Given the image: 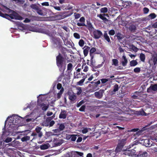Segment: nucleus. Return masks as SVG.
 I'll return each mask as SVG.
<instances>
[{
	"mask_svg": "<svg viewBox=\"0 0 157 157\" xmlns=\"http://www.w3.org/2000/svg\"><path fill=\"white\" fill-rule=\"evenodd\" d=\"M83 54L84 56H86L88 54L89 51L90 49V47L87 46L85 45L83 48Z\"/></svg>",
	"mask_w": 157,
	"mask_h": 157,
	"instance_id": "obj_12",
	"label": "nucleus"
},
{
	"mask_svg": "<svg viewBox=\"0 0 157 157\" xmlns=\"http://www.w3.org/2000/svg\"><path fill=\"white\" fill-rule=\"evenodd\" d=\"M73 65L72 63H70L67 64V71H71L72 70Z\"/></svg>",
	"mask_w": 157,
	"mask_h": 157,
	"instance_id": "obj_31",
	"label": "nucleus"
},
{
	"mask_svg": "<svg viewBox=\"0 0 157 157\" xmlns=\"http://www.w3.org/2000/svg\"><path fill=\"white\" fill-rule=\"evenodd\" d=\"M64 91V89L63 88H62L59 92L57 94V98L59 99L61 96L62 94L63 93Z\"/></svg>",
	"mask_w": 157,
	"mask_h": 157,
	"instance_id": "obj_27",
	"label": "nucleus"
},
{
	"mask_svg": "<svg viewBox=\"0 0 157 157\" xmlns=\"http://www.w3.org/2000/svg\"><path fill=\"white\" fill-rule=\"evenodd\" d=\"M41 106L42 107V109L44 111H46L48 107V106H47L46 104L43 103L41 105Z\"/></svg>",
	"mask_w": 157,
	"mask_h": 157,
	"instance_id": "obj_32",
	"label": "nucleus"
},
{
	"mask_svg": "<svg viewBox=\"0 0 157 157\" xmlns=\"http://www.w3.org/2000/svg\"><path fill=\"white\" fill-rule=\"evenodd\" d=\"M52 117H47L46 120V121H48L49 123L50 121H51V120L52 119Z\"/></svg>",
	"mask_w": 157,
	"mask_h": 157,
	"instance_id": "obj_64",
	"label": "nucleus"
},
{
	"mask_svg": "<svg viewBox=\"0 0 157 157\" xmlns=\"http://www.w3.org/2000/svg\"><path fill=\"white\" fill-rule=\"evenodd\" d=\"M147 153L146 151L142 152L141 151H140L139 152L135 155V157H147Z\"/></svg>",
	"mask_w": 157,
	"mask_h": 157,
	"instance_id": "obj_10",
	"label": "nucleus"
},
{
	"mask_svg": "<svg viewBox=\"0 0 157 157\" xmlns=\"http://www.w3.org/2000/svg\"><path fill=\"white\" fill-rule=\"evenodd\" d=\"M122 58L124 59V61L121 62L122 65L124 67L128 63L127 59L126 56H123L122 57Z\"/></svg>",
	"mask_w": 157,
	"mask_h": 157,
	"instance_id": "obj_20",
	"label": "nucleus"
},
{
	"mask_svg": "<svg viewBox=\"0 0 157 157\" xmlns=\"http://www.w3.org/2000/svg\"><path fill=\"white\" fill-rule=\"evenodd\" d=\"M84 41L82 39H81L79 40V42H78V44L81 47H83L84 45Z\"/></svg>",
	"mask_w": 157,
	"mask_h": 157,
	"instance_id": "obj_36",
	"label": "nucleus"
},
{
	"mask_svg": "<svg viewBox=\"0 0 157 157\" xmlns=\"http://www.w3.org/2000/svg\"><path fill=\"white\" fill-rule=\"evenodd\" d=\"M109 78H102L101 79L102 83L104 84L106 82L109 80Z\"/></svg>",
	"mask_w": 157,
	"mask_h": 157,
	"instance_id": "obj_50",
	"label": "nucleus"
},
{
	"mask_svg": "<svg viewBox=\"0 0 157 157\" xmlns=\"http://www.w3.org/2000/svg\"><path fill=\"white\" fill-rule=\"evenodd\" d=\"M77 25L78 26H86V25H85L84 23H77Z\"/></svg>",
	"mask_w": 157,
	"mask_h": 157,
	"instance_id": "obj_62",
	"label": "nucleus"
},
{
	"mask_svg": "<svg viewBox=\"0 0 157 157\" xmlns=\"http://www.w3.org/2000/svg\"><path fill=\"white\" fill-rule=\"evenodd\" d=\"M138 64V62L136 60H132L130 62V65L131 67L136 66Z\"/></svg>",
	"mask_w": 157,
	"mask_h": 157,
	"instance_id": "obj_26",
	"label": "nucleus"
},
{
	"mask_svg": "<svg viewBox=\"0 0 157 157\" xmlns=\"http://www.w3.org/2000/svg\"><path fill=\"white\" fill-rule=\"evenodd\" d=\"M96 51V49L95 48L93 47L90 50V56H94L93 53Z\"/></svg>",
	"mask_w": 157,
	"mask_h": 157,
	"instance_id": "obj_29",
	"label": "nucleus"
},
{
	"mask_svg": "<svg viewBox=\"0 0 157 157\" xmlns=\"http://www.w3.org/2000/svg\"><path fill=\"white\" fill-rule=\"evenodd\" d=\"M43 125L45 127H48L49 126V122L45 120V121L43 123Z\"/></svg>",
	"mask_w": 157,
	"mask_h": 157,
	"instance_id": "obj_54",
	"label": "nucleus"
},
{
	"mask_svg": "<svg viewBox=\"0 0 157 157\" xmlns=\"http://www.w3.org/2000/svg\"><path fill=\"white\" fill-rule=\"evenodd\" d=\"M74 16L75 18L77 19L80 17V14L75 13H74Z\"/></svg>",
	"mask_w": 157,
	"mask_h": 157,
	"instance_id": "obj_53",
	"label": "nucleus"
},
{
	"mask_svg": "<svg viewBox=\"0 0 157 157\" xmlns=\"http://www.w3.org/2000/svg\"><path fill=\"white\" fill-rule=\"evenodd\" d=\"M79 21L82 23H84L85 21L84 17H81Z\"/></svg>",
	"mask_w": 157,
	"mask_h": 157,
	"instance_id": "obj_63",
	"label": "nucleus"
},
{
	"mask_svg": "<svg viewBox=\"0 0 157 157\" xmlns=\"http://www.w3.org/2000/svg\"><path fill=\"white\" fill-rule=\"evenodd\" d=\"M115 36H117V39L119 41L121 40L124 37V35L122 34L120 32L116 33Z\"/></svg>",
	"mask_w": 157,
	"mask_h": 157,
	"instance_id": "obj_15",
	"label": "nucleus"
},
{
	"mask_svg": "<svg viewBox=\"0 0 157 157\" xmlns=\"http://www.w3.org/2000/svg\"><path fill=\"white\" fill-rule=\"evenodd\" d=\"M136 152V151L135 150L132 149L126 151L123 154L129 156H135V155L138 153V152H137V153L135 154Z\"/></svg>",
	"mask_w": 157,
	"mask_h": 157,
	"instance_id": "obj_6",
	"label": "nucleus"
},
{
	"mask_svg": "<svg viewBox=\"0 0 157 157\" xmlns=\"http://www.w3.org/2000/svg\"><path fill=\"white\" fill-rule=\"evenodd\" d=\"M81 75L80 73H77V72H76V75L75 72H74V78L75 79L80 78L81 77Z\"/></svg>",
	"mask_w": 157,
	"mask_h": 157,
	"instance_id": "obj_33",
	"label": "nucleus"
},
{
	"mask_svg": "<svg viewBox=\"0 0 157 157\" xmlns=\"http://www.w3.org/2000/svg\"><path fill=\"white\" fill-rule=\"evenodd\" d=\"M104 39L106 40L108 42H110L111 41L109 36L108 35V34L106 32H105L104 34Z\"/></svg>",
	"mask_w": 157,
	"mask_h": 157,
	"instance_id": "obj_24",
	"label": "nucleus"
},
{
	"mask_svg": "<svg viewBox=\"0 0 157 157\" xmlns=\"http://www.w3.org/2000/svg\"><path fill=\"white\" fill-rule=\"evenodd\" d=\"M143 11L144 13H147L149 11V9L147 7H144L143 9Z\"/></svg>",
	"mask_w": 157,
	"mask_h": 157,
	"instance_id": "obj_55",
	"label": "nucleus"
},
{
	"mask_svg": "<svg viewBox=\"0 0 157 157\" xmlns=\"http://www.w3.org/2000/svg\"><path fill=\"white\" fill-rule=\"evenodd\" d=\"M90 83L92 84H93L94 86L95 87H98V85L101 83V82L100 80H98L96 82L92 81Z\"/></svg>",
	"mask_w": 157,
	"mask_h": 157,
	"instance_id": "obj_30",
	"label": "nucleus"
},
{
	"mask_svg": "<svg viewBox=\"0 0 157 157\" xmlns=\"http://www.w3.org/2000/svg\"><path fill=\"white\" fill-rule=\"evenodd\" d=\"M21 118V117L17 115H14L12 116L8 117L6 121L5 122H6V121H7V120L9 118H11V119H10L11 121H10L11 123H13L16 122L18 123L19 122L18 121L19 119Z\"/></svg>",
	"mask_w": 157,
	"mask_h": 157,
	"instance_id": "obj_4",
	"label": "nucleus"
},
{
	"mask_svg": "<svg viewBox=\"0 0 157 157\" xmlns=\"http://www.w3.org/2000/svg\"><path fill=\"white\" fill-rule=\"evenodd\" d=\"M94 38L95 39H98L102 35V32L98 29H95L93 32Z\"/></svg>",
	"mask_w": 157,
	"mask_h": 157,
	"instance_id": "obj_5",
	"label": "nucleus"
},
{
	"mask_svg": "<svg viewBox=\"0 0 157 157\" xmlns=\"http://www.w3.org/2000/svg\"><path fill=\"white\" fill-rule=\"evenodd\" d=\"M83 78L82 79L77 82V85L79 86H82L83 83L84 82L85 79L87 78V75H86V76L83 77Z\"/></svg>",
	"mask_w": 157,
	"mask_h": 157,
	"instance_id": "obj_25",
	"label": "nucleus"
},
{
	"mask_svg": "<svg viewBox=\"0 0 157 157\" xmlns=\"http://www.w3.org/2000/svg\"><path fill=\"white\" fill-rule=\"evenodd\" d=\"M30 138V137L29 136H26L22 137L21 140L22 142H24L29 140Z\"/></svg>",
	"mask_w": 157,
	"mask_h": 157,
	"instance_id": "obj_35",
	"label": "nucleus"
},
{
	"mask_svg": "<svg viewBox=\"0 0 157 157\" xmlns=\"http://www.w3.org/2000/svg\"><path fill=\"white\" fill-rule=\"evenodd\" d=\"M115 33V30L113 29L110 30L109 32V34L110 35L113 36Z\"/></svg>",
	"mask_w": 157,
	"mask_h": 157,
	"instance_id": "obj_48",
	"label": "nucleus"
},
{
	"mask_svg": "<svg viewBox=\"0 0 157 157\" xmlns=\"http://www.w3.org/2000/svg\"><path fill=\"white\" fill-rule=\"evenodd\" d=\"M112 65H114L115 66H118V61L117 59H112Z\"/></svg>",
	"mask_w": 157,
	"mask_h": 157,
	"instance_id": "obj_28",
	"label": "nucleus"
},
{
	"mask_svg": "<svg viewBox=\"0 0 157 157\" xmlns=\"http://www.w3.org/2000/svg\"><path fill=\"white\" fill-rule=\"evenodd\" d=\"M41 129V128L38 126H37L35 128V131L36 132L38 133V137L39 138H41L42 136V133L40 132Z\"/></svg>",
	"mask_w": 157,
	"mask_h": 157,
	"instance_id": "obj_13",
	"label": "nucleus"
},
{
	"mask_svg": "<svg viewBox=\"0 0 157 157\" xmlns=\"http://www.w3.org/2000/svg\"><path fill=\"white\" fill-rule=\"evenodd\" d=\"M113 90L111 91V93L112 94H114L115 93V92L118 90L119 88L118 85L117 84H116L113 86Z\"/></svg>",
	"mask_w": 157,
	"mask_h": 157,
	"instance_id": "obj_16",
	"label": "nucleus"
},
{
	"mask_svg": "<svg viewBox=\"0 0 157 157\" xmlns=\"http://www.w3.org/2000/svg\"><path fill=\"white\" fill-rule=\"evenodd\" d=\"M74 37L76 39H79L80 38V36L79 34L77 33H75L74 34Z\"/></svg>",
	"mask_w": 157,
	"mask_h": 157,
	"instance_id": "obj_52",
	"label": "nucleus"
},
{
	"mask_svg": "<svg viewBox=\"0 0 157 157\" xmlns=\"http://www.w3.org/2000/svg\"><path fill=\"white\" fill-rule=\"evenodd\" d=\"M78 91L77 93V94L78 95H80L82 92V90L81 87H78L77 88Z\"/></svg>",
	"mask_w": 157,
	"mask_h": 157,
	"instance_id": "obj_47",
	"label": "nucleus"
},
{
	"mask_svg": "<svg viewBox=\"0 0 157 157\" xmlns=\"http://www.w3.org/2000/svg\"><path fill=\"white\" fill-rule=\"evenodd\" d=\"M57 88L58 90H60L63 88L62 87V84L60 83H58L57 84Z\"/></svg>",
	"mask_w": 157,
	"mask_h": 157,
	"instance_id": "obj_56",
	"label": "nucleus"
},
{
	"mask_svg": "<svg viewBox=\"0 0 157 157\" xmlns=\"http://www.w3.org/2000/svg\"><path fill=\"white\" fill-rule=\"evenodd\" d=\"M127 140L126 138L120 140H119L118 144L124 147L126 143Z\"/></svg>",
	"mask_w": 157,
	"mask_h": 157,
	"instance_id": "obj_14",
	"label": "nucleus"
},
{
	"mask_svg": "<svg viewBox=\"0 0 157 157\" xmlns=\"http://www.w3.org/2000/svg\"><path fill=\"white\" fill-rule=\"evenodd\" d=\"M152 90L156 91L157 90V83L154 84L151 86Z\"/></svg>",
	"mask_w": 157,
	"mask_h": 157,
	"instance_id": "obj_34",
	"label": "nucleus"
},
{
	"mask_svg": "<svg viewBox=\"0 0 157 157\" xmlns=\"http://www.w3.org/2000/svg\"><path fill=\"white\" fill-rule=\"evenodd\" d=\"M156 17V15L155 13H151L147 17V19L149 20L155 18Z\"/></svg>",
	"mask_w": 157,
	"mask_h": 157,
	"instance_id": "obj_19",
	"label": "nucleus"
},
{
	"mask_svg": "<svg viewBox=\"0 0 157 157\" xmlns=\"http://www.w3.org/2000/svg\"><path fill=\"white\" fill-rule=\"evenodd\" d=\"M65 128V126L63 124H59V129L60 131H62Z\"/></svg>",
	"mask_w": 157,
	"mask_h": 157,
	"instance_id": "obj_41",
	"label": "nucleus"
},
{
	"mask_svg": "<svg viewBox=\"0 0 157 157\" xmlns=\"http://www.w3.org/2000/svg\"><path fill=\"white\" fill-rule=\"evenodd\" d=\"M76 153L77 155H79L80 156L83 157V154L82 152H80L78 151H76Z\"/></svg>",
	"mask_w": 157,
	"mask_h": 157,
	"instance_id": "obj_58",
	"label": "nucleus"
},
{
	"mask_svg": "<svg viewBox=\"0 0 157 157\" xmlns=\"http://www.w3.org/2000/svg\"><path fill=\"white\" fill-rule=\"evenodd\" d=\"M85 102V101L84 100H82L80 101L79 103H78L77 104L76 106L77 107H79L80 106H81L82 104L84 103Z\"/></svg>",
	"mask_w": 157,
	"mask_h": 157,
	"instance_id": "obj_40",
	"label": "nucleus"
},
{
	"mask_svg": "<svg viewBox=\"0 0 157 157\" xmlns=\"http://www.w3.org/2000/svg\"><path fill=\"white\" fill-rule=\"evenodd\" d=\"M128 29L131 32H135L136 30V25L133 24L130 25Z\"/></svg>",
	"mask_w": 157,
	"mask_h": 157,
	"instance_id": "obj_18",
	"label": "nucleus"
},
{
	"mask_svg": "<svg viewBox=\"0 0 157 157\" xmlns=\"http://www.w3.org/2000/svg\"><path fill=\"white\" fill-rule=\"evenodd\" d=\"M139 58L140 60L143 62H144L146 58L144 54L143 53L140 54Z\"/></svg>",
	"mask_w": 157,
	"mask_h": 157,
	"instance_id": "obj_22",
	"label": "nucleus"
},
{
	"mask_svg": "<svg viewBox=\"0 0 157 157\" xmlns=\"http://www.w3.org/2000/svg\"><path fill=\"white\" fill-rule=\"evenodd\" d=\"M68 98L71 102L73 103L75 102V100L77 98V96L74 93L72 94L71 93H68Z\"/></svg>",
	"mask_w": 157,
	"mask_h": 157,
	"instance_id": "obj_7",
	"label": "nucleus"
},
{
	"mask_svg": "<svg viewBox=\"0 0 157 157\" xmlns=\"http://www.w3.org/2000/svg\"><path fill=\"white\" fill-rule=\"evenodd\" d=\"M30 7L33 9L36 10L38 9V8L39 7L36 4H32L31 5Z\"/></svg>",
	"mask_w": 157,
	"mask_h": 157,
	"instance_id": "obj_39",
	"label": "nucleus"
},
{
	"mask_svg": "<svg viewBox=\"0 0 157 157\" xmlns=\"http://www.w3.org/2000/svg\"><path fill=\"white\" fill-rule=\"evenodd\" d=\"M41 5L43 6H49V3L48 2H43L41 3Z\"/></svg>",
	"mask_w": 157,
	"mask_h": 157,
	"instance_id": "obj_61",
	"label": "nucleus"
},
{
	"mask_svg": "<svg viewBox=\"0 0 157 157\" xmlns=\"http://www.w3.org/2000/svg\"><path fill=\"white\" fill-rule=\"evenodd\" d=\"M86 105H82L79 109V110L81 112H84L86 109Z\"/></svg>",
	"mask_w": 157,
	"mask_h": 157,
	"instance_id": "obj_43",
	"label": "nucleus"
},
{
	"mask_svg": "<svg viewBox=\"0 0 157 157\" xmlns=\"http://www.w3.org/2000/svg\"><path fill=\"white\" fill-rule=\"evenodd\" d=\"M37 12L40 15H43V13L42 10L39 8V7L38 8V9L36 10Z\"/></svg>",
	"mask_w": 157,
	"mask_h": 157,
	"instance_id": "obj_44",
	"label": "nucleus"
},
{
	"mask_svg": "<svg viewBox=\"0 0 157 157\" xmlns=\"http://www.w3.org/2000/svg\"><path fill=\"white\" fill-rule=\"evenodd\" d=\"M77 136V135H72V136L71 138V140L73 141H75L77 138L76 136Z\"/></svg>",
	"mask_w": 157,
	"mask_h": 157,
	"instance_id": "obj_46",
	"label": "nucleus"
},
{
	"mask_svg": "<svg viewBox=\"0 0 157 157\" xmlns=\"http://www.w3.org/2000/svg\"><path fill=\"white\" fill-rule=\"evenodd\" d=\"M144 143V144L147 147H150L154 145H153V143H151L150 142V141L149 139H145Z\"/></svg>",
	"mask_w": 157,
	"mask_h": 157,
	"instance_id": "obj_11",
	"label": "nucleus"
},
{
	"mask_svg": "<svg viewBox=\"0 0 157 157\" xmlns=\"http://www.w3.org/2000/svg\"><path fill=\"white\" fill-rule=\"evenodd\" d=\"M123 147V146L118 144L115 149L116 151L117 152H120L122 150Z\"/></svg>",
	"mask_w": 157,
	"mask_h": 157,
	"instance_id": "obj_23",
	"label": "nucleus"
},
{
	"mask_svg": "<svg viewBox=\"0 0 157 157\" xmlns=\"http://www.w3.org/2000/svg\"><path fill=\"white\" fill-rule=\"evenodd\" d=\"M88 132V128H85L82 130V132L83 134H85L87 132Z\"/></svg>",
	"mask_w": 157,
	"mask_h": 157,
	"instance_id": "obj_60",
	"label": "nucleus"
},
{
	"mask_svg": "<svg viewBox=\"0 0 157 157\" xmlns=\"http://www.w3.org/2000/svg\"><path fill=\"white\" fill-rule=\"evenodd\" d=\"M55 123V122L54 121H52L49 123V127L52 126Z\"/></svg>",
	"mask_w": 157,
	"mask_h": 157,
	"instance_id": "obj_59",
	"label": "nucleus"
},
{
	"mask_svg": "<svg viewBox=\"0 0 157 157\" xmlns=\"http://www.w3.org/2000/svg\"><path fill=\"white\" fill-rule=\"evenodd\" d=\"M40 148L42 150H45L48 148V147L46 144H44L40 146Z\"/></svg>",
	"mask_w": 157,
	"mask_h": 157,
	"instance_id": "obj_38",
	"label": "nucleus"
},
{
	"mask_svg": "<svg viewBox=\"0 0 157 157\" xmlns=\"http://www.w3.org/2000/svg\"><path fill=\"white\" fill-rule=\"evenodd\" d=\"M101 12V13H106L108 11V8L107 7H104L101 8L100 10Z\"/></svg>",
	"mask_w": 157,
	"mask_h": 157,
	"instance_id": "obj_37",
	"label": "nucleus"
},
{
	"mask_svg": "<svg viewBox=\"0 0 157 157\" xmlns=\"http://www.w3.org/2000/svg\"><path fill=\"white\" fill-rule=\"evenodd\" d=\"M97 16L99 17L100 19L102 20L105 23H106V22H107L108 21V20L107 18L102 16L101 14H98L97 15Z\"/></svg>",
	"mask_w": 157,
	"mask_h": 157,
	"instance_id": "obj_21",
	"label": "nucleus"
},
{
	"mask_svg": "<svg viewBox=\"0 0 157 157\" xmlns=\"http://www.w3.org/2000/svg\"><path fill=\"white\" fill-rule=\"evenodd\" d=\"M67 115V113L65 110H61L59 115V118L60 119H65Z\"/></svg>",
	"mask_w": 157,
	"mask_h": 157,
	"instance_id": "obj_9",
	"label": "nucleus"
},
{
	"mask_svg": "<svg viewBox=\"0 0 157 157\" xmlns=\"http://www.w3.org/2000/svg\"><path fill=\"white\" fill-rule=\"evenodd\" d=\"M4 7L6 9V12L8 13L9 14L3 13L0 11V16L8 20L11 19L20 20L22 19V17L14 11L11 10L5 6H4Z\"/></svg>",
	"mask_w": 157,
	"mask_h": 157,
	"instance_id": "obj_2",
	"label": "nucleus"
},
{
	"mask_svg": "<svg viewBox=\"0 0 157 157\" xmlns=\"http://www.w3.org/2000/svg\"><path fill=\"white\" fill-rule=\"evenodd\" d=\"M149 63L150 66H152L153 68L155 67V65L157 63V53H155L152 54L149 61Z\"/></svg>",
	"mask_w": 157,
	"mask_h": 157,
	"instance_id": "obj_3",
	"label": "nucleus"
},
{
	"mask_svg": "<svg viewBox=\"0 0 157 157\" xmlns=\"http://www.w3.org/2000/svg\"><path fill=\"white\" fill-rule=\"evenodd\" d=\"M131 49L135 52H136L138 50V48L133 45L132 46Z\"/></svg>",
	"mask_w": 157,
	"mask_h": 157,
	"instance_id": "obj_51",
	"label": "nucleus"
},
{
	"mask_svg": "<svg viewBox=\"0 0 157 157\" xmlns=\"http://www.w3.org/2000/svg\"><path fill=\"white\" fill-rule=\"evenodd\" d=\"M140 71H141L140 68L139 67H137L135 68L134 69V70H133L134 72L135 73H139Z\"/></svg>",
	"mask_w": 157,
	"mask_h": 157,
	"instance_id": "obj_42",
	"label": "nucleus"
},
{
	"mask_svg": "<svg viewBox=\"0 0 157 157\" xmlns=\"http://www.w3.org/2000/svg\"><path fill=\"white\" fill-rule=\"evenodd\" d=\"M12 139L10 137H7L5 140V141L6 143H9L10 142L12 141Z\"/></svg>",
	"mask_w": 157,
	"mask_h": 157,
	"instance_id": "obj_57",
	"label": "nucleus"
},
{
	"mask_svg": "<svg viewBox=\"0 0 157 157\" xmlns=\"http://www.w3.org/2000/svg\"><path fill=\"white\" fill-rule=\"evenodd\" d=\"M90 66L92 67H95V61L94 59V56H90Z\"/></svg>",
	"mask_w": 157,
	"mask_h": 157,
	"instance_id": "obj_17",
	"label": "nucleus"
},
{
	"mask_svg": "<svg viewBox=\"0 0 157 157\" xmlns=\"http://www.w3.org/2000/svg\"><path fill=\"white\" fill-rule=\"evenodd\" d=\"M104 91L103 90H100L94 93V94L95 97L98 99L101 98L103 96V94Z\"/></svg>",
	"mask_w": 157,
	"mask_h": 157,
	"instance_id": "obj_8",
	"label": "nucleus"
},
{
	"mask_svg": "<svg viewBox=\"0 0 157 157\" xmlns=\"http://www.w3.org/2000/svg\"><path fill=\"white\" fill-rule=\"evenodd\" d=\"M56 65L60 72V74L58 77V80L59 81H60L65 76L64 71L66 68V64L64 58L60 53H59L58 55L56 56Z\"/></svg>",
	"mask_w": 157,
	"mask_h": 157,
	"instance_id": "obj_1",
	"label": "nucleus"
},
{
	"mask_svg": "<svg viewBox=\"0 0 157 157\" xmlns=\"http://www.w3.org/2000/svg\"><path fill=\"white\" fill-rule=\"evenodd\" d=\"M138 114L139 115L143 116H146L147 115L146 113L143 110L139 111Z\"/></svg>",
	"mask_w": 157,
	"mask_h": 157,
	"instance_id": "obj_45",
	"label": "nucleus"
},
{
	"mask_svg": "<svg viewBox=\"0 0 157 157\" xmlns=\"http://www.w3.org/2000/svg\"><path fill=\"white\" fill-rule=\"evenodd\" d=\"M31 136H34V138H37L39 137L38 133H36L35 132H33Z\"/></svg>",
	"mask_w": 157,
	"mask_h": 157,
	"instance_id": "obj_49",
	"label": "nucleus"
}]
</instances>
